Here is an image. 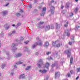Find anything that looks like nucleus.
I'll use <instances>...</instances> for the list:
<instances>
[{
    "mask_svg": "<svg viewBox=\"0 0 80 80\" xmlns=\"http://www.w3.org/2000/svg\"><path fill=\"white\" fill-rule=\"evenodd\" d=\"M39 72H41V73H42V70H40L39 71Z\"/></svg>",
    "mask_w": 80,
    "mask_h": 80,
    "instance_id": "obj_47",
    "label": "nucleus"
},
{
    "mask_svg": "<svg viewBox=\"0 0 80 80\" xmlns=\"http://www.w3.org/2000/svg\"><path fill=\"white\" fill-rule=\"evenodd\" d=\"M56 47H59L60 45L59 43H58L56 45Z\"/></svg>",
    "mask_w": 80,
    "mask_h": 80,
    "instance_id": "obj_38",
    "label": "nucleus"
},
{
    "mask_svg": "<svg viewBox=\"0 0 80 80\" xmlns=\"http://www.w3.org/2000/svg\"><path fill=\"white\" fill-rule=\"evenodd\" d=\"M69 45H72V42H69Z\"/></svg>",
    "mask_w": 80,
    "mask_h": 80,
    "instance_id": "obj_51",
    "label": "nucleus"
},
{
    "mask_svg": "<svg viewBox=\"0 0 80 80\" xmlns=\"http://www.w3.org/2000/svg\"><path fill=\"white\" fill-rule=\"evenodd\" d=\"M38 55V52L36 53L35 55Z\"/></svg>",
    "mask_w": 80,
    "mask_h": 80,
    "instance_id": "obj_52",
    "label": "nucleus"
},
{
    "mask_svg": "<svg viewBox=\"0 0 80 80\" xmlns=\"http://www.w3.org/2000/svg\"><path fill=\"white\" fill-rule=\"evenodd\" d=\"M44 23V22H40L39 23V25H42V24H43Z\"/></svg>",
    "mask_w": 80,
    "mask_h": 80,
    "instance_id": "obj_33",
    "label": "nucleus"
},
{
    "mask_svg": "<svg viewBox=\"0 0 80 80\" xmlns=\"http://www.w3.org/2000/svg\"><path fill=\"white\" fill-rule=\"evenodd\" d=\"M71 50L69 49V50H66L65 51V53L68 55V57H70V56L71 55V52H70Z\"/></svg>",
    "mask_w": 80,
    "mask_h": 80,
    "instance_id": "obj_4",
    "label": "nucleus"
},
{
    "mask_svg": "<svg viewBox=\"0 0 80 80\" xmlns=\"http://www.w3.org/2000/svg\"><path fill=\"white\" fill-rule=\"evenodd\" d=\"M24 74H22L20 75V76L19 77V78H24L25 76H24Z\"/></svg>",
    "mask_w": 80,
    "mask_h": 80,
    "instance_id": "obj_15",
    "label": "nucleus"
},
{
    "mask_svg": "<svg viewBox=\"0 0 80 80\" xmlns=\"http://www.w3.org/2000/svg\"><path fill=\"white\" fill-rule=\"evenodd\" d=\"M50 26H47L45 28V30L46 31H47V30H50Z\"/></svg>",
    "mask_w": 80,
    "mask_h": 80,
    "instance_id": "obj_14",
    "label": "nucleus"
},
{
    "mask_svg": "<svg viewBox=\"0 0 80 80\" xmlns=\"http://www.w3.org/2000/svg\"><path fill=\"white\" fill-rule=\"evenodd\" d=\"M54 10H55V7L53 6H52L51 8V12L52 14L54 13Z\"/></svg>",
    "mask_w": 80,
    "mask_h": 80,
    "instance_id": "obj_9",
    "label": "nucleus"
},
{
    "mask_svg": "<svg viewBox=\"0 0 80 80\" xmlns=\"http://www.w3.org/2000/svg\"><path fill=\"white\" fill-rule=\"evenodd\" d=\"M78 9L77 8L74 10V12H75V13H77V12H78Z\"/></svg>",
    "mask_w": 80,
    "mask_h": 80,
    "instance_id": "obj_25",
    "label": "nucleus"
},
{
    "mask_svg": "<svg viewBox=\"0 0 80 80\" xmlns=\"http://www.w3.org/2000/svg\"><path fill=\"white\" fill-rule=\"evenodd\" d=\"M63 6H62L61 7V8H62V9H63Z\"/></svg>",
    "mask_w": 80,
    "mask_h": 80,
    "instance_id": "obj_57",
    "label": "nucleus"
},
{
    "mask_svg": "<svg viewBox=\"0 0 80 80\" xmlns=\"http://www.w3.org/2000/svg\"><path fill=\"white\" fill-rule=\"evenodd\" d=\"M71 31V29H66L65 31V33H66L67 36L69 37L70 36V33L69 32Z\"/></svg>",
    "mask_w": 80,
    "mask_h": 80,
    "instance_id": "obj_6",
    "label": "nucleus"
},
{
    "mask_svg": "<svg viewBox=\"0 0 80 80\" xmlns=\"http://www.w3.org/2000/svg\"><path fill=\"white\" fill-rule=\"evenodd\" d=\"M36 40H39V41L32 46V48L33 49V48H34L37 45H38V44H39V45H42V41L40 39H39V38H36Z\"/></svg>",
    "mask_w": 80,
    "mask_h": 80,
    "instance_id": "obj_1",
    "label": "nucleus"
},
{
    "mask_svg": "<svg viewBox=\"0 0 80 80\" xmlns=\"http://www.w3.org/2000/svg\"><path fill=\"white\" fill-rule=\"evenodd\" d=\"M48 59L49 60H53V58L52 57H50V58H48Z\"/></svg>",
    "mask_w": 80,
    "mask_h": 80,
    "instance_id": "obj_40",
    "label": "nucleus"
},
{
    "mask_svg": "<svg viewBox=\"0 0 80 80\" xmlns=\"http://www.w3.org/2000/svg\"><path fill=\"white\" fill-rule=\"evenodd\" d=\"M56 26L57 29H60V24H58V23H56Z\"/></svg>",
    "mask_w": 80,
    "mask_h": 80,
    "instance_id": "obj_13",
    "label": "nucleus"
},
{
    "mask_svg": "<svg viewBox=\"0 0 80 80\" xmlns=\"http://www.w3.org/2000/svg\"><path fill=\"white\" fill-rule=\"evenodd\" d=\"M0 36L1 37H3L4 36V34L3 33H1L0 34Z\"/></svg>",
    "mask_w": 80,
    "mask_h": 80,
    "instance_id": "obj_34",
    "label": "nucleus"
},
{
    "mask_svg": "<svg viewBox=\"0 0 80 80\" xmlns=\"http://www.w3.org/2000/svg\"><path fill=\"white\" fill-rule=\"evenodd\" d=\"M15 32H16L15 31H12V33L9 34V35H10V36L12 35V34H14V33H15Z\"/></svg>",
    "mask_w": 80,
    "mask_h": 80,
    "instance_id": "obj_24",
    "label": "nucleus"
},
{
    "mask_svg": "<svg viewBox=\"0 0 80 80\" xmlns=\"http://www.w3.org/2000/svg\"><path fill=\"white\" fill-rule=\"evenodd\" d=\"M65 11H62V13H64V12H65Z\"/></svg>",
    "mask_w": 80,
    "mask_h": 80,
    "instance_id": "obj_61",
    "label": "nucleus"
},
{
    "mask_svg": "<svg viewBox=\"0 0 80 80\" xmlns=\"http://www.w3.org/2000/svg\"><path fill=\"white\" fill-rule=\"evenodd\" d=\"M72 42H74V37H73V38L72 39Z\"/></svg>",
    "mask_w": 80,
    "mask_h": 80,
    "instance_id": "obj_42",
    "label": "nucleus"
},
{
    "mask_svg": "<svg viewBox=\"0 0 80 80\" xmlns=\"http://www.w3.org/2000/svg\"><path fill=\"white\" fill-rule=\"evenodd\" d=\"M69 7V6L68 5H67V4H66V8H68Z\"/></svg>",
    "mask_w": 80,
    "mask_h": 80,
    "instance_id": "obj_45",
    "label": "nucleus"
},
{
    "mask_svg": "<svg viewBox=\"0 0 80 80\" xmlns=\"http://www.w3.org/2000/svg\"><path fill=\"white\" fill-rule=\"evenodd\" d=\"M25 64H24V65H22V66H24L25 67Z\"/></svg>",
    "mask_w": 80,
    "mask_h": 80,
    "instance_id": "obj_64",
    "label": "nucleus"
},
{
    "mask_svg": "<svg viewBox=\"0 0 80 80\" xmlns=\"http://www.w3.org/2000/svg\"><path fill=\"white\" fill-rule=\"evenodd\" d=\"M75 1H76V2H78V0H75Z\"/></svg>",
    "mask_w": 80,
    "mask_h": 80,
    "instance_id": "obj_63",
    "label": "nucleus"
},
{
    "mask_svg": "<svg viewBox=\"0 0 80 80\" xmlns=\"http://www.w3.org/2000/svg\"><path fill=\"white\" fill-rule=\"evenodd\" d=\"M56 67L57 68H60V66L57 64V63H55L54 64H52V67Z\"/></svg>",
    "mask_w": 80,
    "mask_h": 80,
    "instance_id": "obj_8",
    "label": "nucleus"
},
{
    "mask_svg": "<svg viewBox=\"0 0 80 80\" xmlns=\"http://www.w3.org/2000/svg\"><path fill=\"white\" fill-rule=\"evenodd\" d=\"M58 53V52H57V53H56V55H57Z\"/></svg>",
    "mask_w": 80,
    "mask_h": 80,
    "instance_id": "obj_62",
    "label": "nucleus"
},
{
    "mask_svg": "<svg viewBox=\"0 0 80 80\" xmlns=\"http://www.w3.org/2000/svg\"><path fill=\"white\" fill-rule=\"evenodd\" d=\"M50 66V64L48 62H47L46 64L45 67L47 68H48V67Z\"/></svg>",
    "mask_w": 80,
    "mask_h": 80,
    "instance_id": "obj_16",
    "label": "nucleus"
},
{
    "mask_svg": "<svg viewBox=\"0 0 80 80\" xmlns=\"http://www.w3.org/2000/svg\"><path fill=\"white\" fill-rule=\"evenodd\" d=\"M47 72V70H42V73H45Z\"/></svg>",
    "mask_w": 80,
    "mask_h": 80,
    "instance_id": "obj_32",
    "label": "nucleus"
},
{
    "mask_svg": "<svg viewBox=\"0 0 80 80\" xmlns=\"http://www.w3.org/2000/svg\"><path fill=\"white\" fill-rule=\"evenodd\" d=\"M79 25H80V24H78V25L76 27V28L75 29L76 31H77V30H78V28H79V27H80V26H79Z\"/></svg>",
    "mask_w": 80,
    "mask_h": 80,
    "instance_id": "obj_21",
    "label": "nucleus"
},
{
    "mask_svg": "<svg viewBox=\"0 0 80 80\" xmlns=\"http://www.w3.org/2000/svg\"><path fill=\"white\" fill-rule=\"evenodd\" d=\"M65 36L64 35H62L61 36L62 38H65Z\"/></svg>",
    "mask_w": 80,
    "mask_h": 80,
    "instance_id": "obj_43",
    "label": "nucleus"
},
{
    "mask_svg": "<svg viewBox=\"0 0 80 80\" xmlns=\"http://www.w3.org/2000/svg\"><path fill=\"white\" fill-rule=\"evenodd\" d=\"M51 29H53V28H54V26H52L51 27Z\"/></svg>",
    "mask_w": 80,
    "mask_h": 80,
    "instance_id": "obj_48",
    "label": "nucleus"
},
{
    "mask_svg": "<svg viewBox=\"0 0 80 80\" xmlns=\"http://www.w3.org/2000/svg\"><path fill=\"white\" fill-rule=\"evenodd\" d=\"M30 68H31V66H28L27 68H26V70H28L29 69H30Z\"/></svg>",
    "mask_w": 80,
    "mask_h": 80,
    "instance_id": "obj_20",
    "label": "nucleus"
},
{
    "mask_svg": "<svg viewBox=\"0 0 80 80\" xmlns=\"http://www.w3.org/2000/svg\"><path fill=\"white\" fill-rule=\"evenodd\" d=\"M60 75V73L59 72H57L55 73V78H57V77H59Z\"/></svg>",
    "mask_w": 80,
    "mask_h": 80,
    "instance_id": "obj_7",
    "label": "nucleus"
},
{
    "mask_svg": "<svg viewBox=\"0 0 80 80\" xmlns=\"http://www.w3.org/2000/svg\"><path fill=\"white\" fill-rule=\"evenodd\" d=\"M5 52H6V54L7 55H9V52L7 51H6Z\"/></svg>",
    "mask_w": 80,
    "mask_h": 80,
    "instance_id": "obj_36",
    "label": "nucleus"
},
{
    "mask_svg": "<svg viewBox=\"0 0 80 80\" xmlns=\"http://www.w3.org/2000/svg\"><path fill=\"white\" fill-rule=\"evenodd\" d=\"M77 73H78V72H80V68H77Z\"/></svg>",
    "mask_w": 80,
    "mask_h": 80,
    "instance_id": "obj_27",
    "label": "nucleus"
},
{
    "mask_svg": "<svg viewBox=\"0 0 80 80\" xmlns=\"http://www.w3.org/2000/svg\"><path fill=\"white\" fill-rule=\"evenodd\" d=\"M68 22H67V23L64 24V27H68Z\"/></svg>",
    "mask_w": 80,
    "mask_h": 80,
    "instance_id": "obj_29",
    "label": "nucleus"
},
{
    "mask_svg": "<svg viewBox=\"0 0 80 80\" xmlns=\"http://www.w3.org/2000/svg\"><path fill=\"white\" fill-rule=\"evenodd\" d=\"M22 56V53H18L16 54L15 55V58H18V57H20Z\"/></svg>",
    "mask_w": 80,
    "mask_h": 80,
    "instance_id": "obj_11",
    "label": "nucleus"
},
{
    "mask_svg": "<svg viewBox=\"0 0 80 80\" xmlns=\"http://www.w3.org/2000/svg\"><path fill=\"white\" fill-rule=\"evenodd\" d=\"M16 15L17 17H19V16H20V13H18L16 14Z\"/></svg>",
    "mask_w": 80,
    "mask_h": 80,
    "instance_id": "obj_31",
    "label": "nucleus"
},
{
    "mask_svg": "<svg viewBox=\"0 0 80 80\" xmlns=\"http://www.w3.org/2000/svg\"><path fill=\"white\" fill-rule=\"evenodd\" d=\"M70 72L71 73V74H72L73 73H74V72H73V70H72L70 71Z\"/></svg>",
    "mask_w": 80,
    "mask_h": 80,
    "instance_id": "obj_39",
    "label": "nucleus"
},
{
    "mask_svg": "<svg viewBox=\"0 0 80 80\" xmlns=\"http://www.w3.org/2000/svg\"><path fill=\"white\" fill-rule=\"evenodd\" d=\"M12 27H15V24H12Z\"/></svg>",
    "mask_w": 80,
    "mask_h": 80,
    "instance_id": "obj_59",
    "label": "nucleus"
},
{
    "mask_svg": "<svg viewBox=\"0 0 80 80\" xmlns=\"http://www.w3.org/2000/svg\"><path fill=\"white\" fill-rule=\"evenodd\" d=\"M21 25V23L20 22H18V23L16 25V27H19V26H20Z\"/></svg>",
    "mask_w": 80,
    "mask_h": 80,
    "instance_id": "obj_23",
    "label": "nucleus"
},
{
    "mask_svg": "<svg viewBox=\"0 0 80 80\" xmlns=\"http://www.w3.org/2000/svg\"><path fill=\"white\" fill-rule=\"evenodd\" d=\"M4 27L5 30H7L9 28H10V26L8 25V24H6L4 25Z\"/></svg>",
    "mask_w": 80,
    "mask_h": 80,
    "instance_id": "obj_12",
    "label": "nucleus"
},
{
    "mask_svg": "<svg viewBox=\"0 0 80 80\" xmlns=\"http://www.w3.org/2000/svg\"><path fill=\"white\" fill-rule=\"evenodd\" d=\"M6 66V64L5 63H3L2 66H1V68L2 69L4 68Z\"/></svg>",
    "mask_w": 80,
    "mask_h": 80,
    "instance_id": "obj_19",
    "label": "nucleus"
},
{
    "mask_svg": "<svg viewBox=\"0 0 80 80\" xmlns=\"http://www.w3.org/2000/svg\"><path fill=\"white\" fill-rule=\"evenodd\" d=\"M23 40V38L22 37L20 38V41H22Z\"/></svg>",
    "mask_w": 80,
    "mask_h": 80,
    "instance_id": "obj_37",
    "label": "nucleus"
},
{
    "mask_svg": "<svg viewBox=\"0 0 80 80\" xmlns=\"http://www.w3.org/2000/svg\"><path fill=\"white\" fill-rule=\"evenodd\" d=\"M53 2H54V1L52 0L51 1V3H53Z\"/></svg>",
    "mask_w": 80,
    "mask_h": 80,
    "instance_id": "obj_56",
    "label": "nucleus"
},
{
    "mask_svg": "<svg viewBox=\"0 0 80 80\" xmlns=\"http://www.w3.org/2000/svg\"><path fill=\"white\" fill-rule=\"evenodd\" d=\"M43 65V62H42V60L40 59L38 63L37 64V66L39 68H41L42 65Z\"/></svg>",
    "mask_w": 80,
    "mask_h": 80,
    "instance_id": "obj_3",
    "label": "nucleus"
},
{
    "mask_svg": "<svg viewBox=\"0 0 80 80\" xmlns=\"http://www.w3.org/2000/svg\"><path fill=\"white\" fill-rule=\"evenodd\" d=\"M24 43L26 44H28V41H26V42H24Z\"/></svg>",
    "mask_w": 80,
    "mask_h": 80,
    "instance_id": "obj_46",
    "label": "nucleus"
},
{
    "mask_svg": "<svg viewBox=\"0 0 80 80\" xmlns=\"http://www.w3.org/2000/svg\"><path fill=\"white\" fill-rule=\"evenodd\" d=\"M28 47H26L24 48V51H27V50H28Z\"/></svg>",
    "mask_w": 80,
    "mask_h": 80,
    "instance_id": "obj_26",
    "label": "nucleus"
},
{
    "mask_svg": "<svg viewBox=\"0 0 80 80\" xmlns=\"http://www.w3.org/2000/svg\"><path fill=\"white\" fill-rule=\"evenodd\" d=\"M73 13H71L70 14V16L72 17V16H73Z\"/></svg>",
    "mask_w": 80,
    "mask_h": 80,
    "instance_id": "obj_44",
    "label": "nucleus"
},
{
    "mask_svg": "<svg viewBox=\"0 0 80 80\" xmlns=\"http://www.w3.org/2000/svg\"><path fill=\"white\" fill-rule=\"evenodd\" d=\"M49 45L48 42H46L44 45V47H48Z\"/></svg>",
    "mask_w": 80,
    "mask_h": 80,
    "instance_id": "obj_18",
    "label": "nucleus"
},
{
    "mask_svg": "<svg viewBox=\"0 0 80 80\" xmlns=\"http://www.w3.org/2000/svg\"><path fill=\"white\" fill-rule=\"evenodd\" d=\"M8 3H7V4H6V6H8Z\"/></svg>",
    "mask_w": 80,
    "mask_h": 80,
    "instance_id": "obj_60",
    "label": "nucleus"
},
{
    "mask_svg": "<svg viewBox=\"0 0 80 80\" xmlns=\"http://www.w3.org/2000/svg\"><path fill=\"white\" fill-rule=\"evenodd\" d=\"M68 77H70V74L69 73H68Z\"/></svg>",
    "mask_w": 80,
    "mask_h": 80,
    "instance_id": "obj_49",
    "label": "nucleus"
},
{
    "mask_svg": "<svg viewBox=\"0 0 80 80\" xmlns=\"http://www.w3.org/2000/svg\"><path fill=\"white\" fill-rule=\"evenodd\" d=\"M79 77L78 76L76 79V80H78V79Z\"/></svg>",
    "mask_w": 80,
    "mask_h": 80,
    "instance_id": "obj_55",
    "label": "nucleus"
},
{
    "mask_svg": "<svg viewBox=\"0 0 80 80\" xmlns=\"http://www.w3.org/2000/svg\"><path fill=\"white\" fill-rule=\"evenodd\" d=\"M17 45H18V44H17V43H13L12 44V51L13 52H15V51L16 50H17V48H15V46H17Z\"/></svg>",
    "mask_w": 80,
    "mask_h": 80,
    "instance_id": "obj_2",
    "label": "nucleus"
},
{
    "mask_svg": "<svg viewBox=\"0 0 80 80\" xmlns=\"http://www.w3.org/2000/svg\"><path fill=\"white\" fill-rule=\"evenodd\" d=\"M2 13L4 15H6V14H7V11H4L2 12Z\"/></svg>",
    "mask_w": 80,
    "mask_h": 80,
    "instance_id": "obj_17",
    "label": "nucleus"
},
{
    "mask_svg": "<svg viewBox=\"0 0 80 80\" xmlns=\"http://www.w3.org/2000/svg\"><path fill=\"white\" fill-rule=\"evenodd\" d=\"M14 68H17V66L16 65H14Z\"/></svg>",
    "mask_w": 80,
    "mask_h": 80,
    "instance_id": "obj_53",
    "label": "nucleus"
},
{
    "mask_svg": "<svg viewBox=\"0 0 80 80\" xmlns=\"http://www.w3.org/2000/svg\"><path fill=\"white\" fill-rule=\"evenodd\" d=\"M22 63H23V62L20 61V62H18V63H16V65H19L20 64H22Z\"/></svg>",
    "mask_w": 80,
    "mask_h": 80,
    "instance_id": "obj_28",
    "label": "nucleus"
},
{
    "mask_svg": "<svg viewBox=\"0 0 80 80\" xmlns=\"http://www.w3.org/2000/svg\"><path fill=\"white\" fill-rule=\"evenodd\" d=\"M73 62V57H71L70 59V63L71 64H72V63Z\"/></svg>",
    "mask_w": 80,
    "mask_h": 80,
    "instance_id": "obj_22",
    "label": "nucleus"
},
{
    "mask_svg": "<svg viewBox=\"0 0 80 80\" xmlns=\"http://www.w3.org/2000/svg\"><path fill=\"white\" fill-rule=\"evenodd\" d=\"M28 7L29 8H32V6L31 4H30L28 6Z\"/></svg>",
    "mask_w": 80,
    "mask_h": 80,
    "instance_id": "obj_35",
    "label": "nucleus"
},
{
    "mask_svg": "<svg viewBox=\"0 0 80 80\" xmlns=\"http://www.w3.org/2000/svg\"><path fill=\"white\" fill-rule=\"evenodd\" d=\"M46 11V8L44 7L42 8V13L40 14L41 16H43L45 15V13Z\"/></svg>",
    "mask_w": 80,
    "mask_h": 80,
    "instance_id": "obj_5",
    "label": "nucleus"
},
{
    "mask_svg": "<svg viewBox=\"0 0 80 80\" xmlns=\"http://www.w3.org/2000/svg\"><path fill=\"white\" fill-rule=\"evenodd\" d=\"M12 72H11V75H13L14 74V73H13V72H14V69H12Z\"/></svg>",
    "mask_w": 80,
    "mask_h": 80,
    "instance_id": "obj_30",
    "label": "nucleus"
},
{
    "mask_svg": "<svg viewBox=\"0 0 80 80\" xmlns=\"http://www.w3.org/2000/svg\"><path fill=\"white\" fill-rule=\"evenodd\" d=\"M51 53V52H47V55H49V54H50Z\"/></svg>",
    "mask_w": 80,
    "mask_h": 80,
    "instance_id": "obj_41",
    "label": "nucleus"
},
{
    "mask_svg": "<svg viewBox=\"0 0 80 80\" xmlns=\"http://www.w3.org/2000/svg\"><path fill=\"white\" fill-rule=\"evenodd\" d=\"M20 11L21 12H23V10L22 9H21Z\"/></svg>",
    "mask_w": 80,
    "mask_h": 80,
    "instance_id": "obj_58",
    "label": "nucleus"
},
{
    "mask_svg": "<svg viewBox=\"0 0 80 80\" xmlns=\"http://www.w3.org/2000/svg\"><path fill=\"white\" fill-rule=\"evenodd\" d=\"M48 77H47L44 80H48Z\"/></svg>",
    "mask_w": 80,
    "mask_h": 80,
    "instance_id": "obj_50",
    "label": "nucleus"
},
{
    "mask_svg": "<svg viewBox=\"0 0 80 80\" xmlns=\"http://www.w3.org/2000/svg\"><path fill=\"white\" fill-rule=\"evenodd\" d=\"M37 11V9H35L34 11V12H36Z\"/></svg>",
    "mask_w": 80,
    "mask_h": 80,
    "instance_id": "obj_54",
    "label": "nucleus"
},
{
    "mask_svg": "<svg viewBox=\"0 0 80 80\" xmlns=\"http://www.w3.org/2000/svg\"><path fill=\"white\" fill-rule=\"evenodd\" d=\"M58 43V41H57L55 42H52V44L54 47H55L56 46V44Z\"/></svg>",
    "mask_w": 80,
    "mask_h": 80,
    "instance_id": "obj_10",
    "label": "nucleus"
}]
</instances>
